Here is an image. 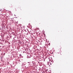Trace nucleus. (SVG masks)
Returning <instances> with one entry per match:
<instances>
[{
  "label": "nucleus",
  "instance_id": "7ed1b4c3",
  "mask_svg": "<svg viewBox=\"0 0 73 73\" xmlns=\"http://www.w3.org/2000/svg\"><path fill=\"white\" fill-rule=\"evenodd\" d=\"M12 20V21H13V20Z\"/></svg>",
  "mask_w": 73,
  "mask_h": 73
},
{
  "label": "nucleus",
  "instance_id": "f257e3e1",
  "mask_svg": "<svg viewBox=\"0 0 73 73\" xmlns=\"http://www.w3.org/2000/svg\"><path fill=\"white\" fill-rule=\"evenodd\" d=\"M13 21H13V23H15V22H13Z\"/></svg>",
  "mask_w": 73,
  "mask_h": 73
},
{
  "label": "nucleus",
  "instance_id": "f03ea898",
  "mask_svg": "<svg viewBox=\"0 0 73 73\" xmlns=\"http://www.w3.org/2000/svg\"><path fill=\"white\" fill-rule=\"evenodd\" d=\"M20 56H21V55L20 54Z\"/></svg>",
  "mask_w": 73,
  "mask_h": 73
}]
</instances>
